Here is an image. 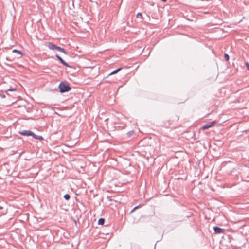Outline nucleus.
<instances>
[{
    "instance_id": "1",
    "label": "nucleus",
    "mask_w": 249,
    "mask_h": 249,
    "mask_svg": "<svg viewBox=\"0 0 249 249\" xmlns=\"http://www.w3.org/2000/svg\"><path fill=\"white\" fill-rule=\"evenodd\" d=\"M58 88L59 91L61 93L68 92L71 89V88L70 85L67 83H64V82H60Z\"/></svg>"
},
{
    "instance_id": "2",
    "label": "nucleus",
    "mask_w": 249,
    "mask_h": 249,
    "mask_svg": "<svg viewBox=\"0 0 249 249\" xmlns=\"http://www.w3.org/2000/svg\"><path fill=\"white\" fill-rule=\"evenodd\" d=\"M215 124H216V121H212L211 122H209L207 124H205L204 125H203L202 126L201 129L202 130L207 129L211 127L214 126Z\"/></svg>"
},
{
    "instance_id": "3",
    "label": "nucleus",
    "mask_w": 249,
    "mask_h": 249,
    "mask_svg": "<svg viewBox=\"0 0 249 249\" xmlns=\"http://www.w3.org/2000/svg\"><path fill=\"white\" fill-rule=\"evenodd\" d=\"M19 134L22 136H30L33 134V132L30 130H22L20 131Z\"/></svg>"
},
{
    "instance_id": "4",
    "label": "nucleus",
    "mask_w": 249,
    "mask_h": 249,
    "mask_svg": "<svg viewBox=\"0 0 249 249\" xmlns=\"http://www.w3.org/2000/svg\"><path fill=\"white\" fill-rule=\"evenodd\" d=\"M56 57L59 60L61 64H62L64 66L67 67H71L70 66L66 63L64 60L58 54H56Z\"/></svg>"
},
{
    "instance_id": "5",
    "label": "nucleus",
    "mask_w": 249,
    "mask_h": 249,
    "mask_svg": "<svg viewBox=\"0 0 249 249\" xmlns=\"http://www.w3.org/2000/svg\"><path fill=\"white\" fill-rule=\"evenodd\" d=\"M213 230H214V232L217 234L222 233L224 232V231H225V230L224 229H222V228H221L219 227H217V226L214 227Z\"/></svg>"
},
{
    "instance_id": "6",
    "label": "nucleus",
    "mask_w": 249,
    "mask_h": 249,
    "mask_svg": "<svg viewBox=\"0 0 249 249\" xmlns=\"http://www.w3.org/2000/svg\"><path fill=\"white\" fill-rule=\"evenodd\" d=\"M48 47L50 50H56V48H57V46L52 42H49Z\"/></svg>"
},
{
    "instance_id": "7",
    "label": "nucleus",
    "mask_w": 249,
    "mask_h": 249,
    "mask_svg": "<svg viewBox=\"0 0 249 249\" xmlns=\"http://www.w3.org/2000/svg\"><path fill=\"white\" fill-rule=\"evenodd\" d=\"M12 52L14 53H17L19 55V56L18 57V58L21 57L23 55V53L22 51L17 49L13 50Z\"/></svg>"
},
{
    "instance_id": "8",
    "label": "nucleus",
    "mask_w": 249,
    "mask_h": 249,
    "mask_svg": "<svg viewBox=\"0 0 249 249\" xmlns=\"http://www.w3.org/2000/svg\"><path fill=\"white\" fill-rule=\"evenodd\" d=\"M31 136H32L34 138H35V139H36V140H40V141H42V140H43V138L42 136L36 135V134H35L33 132V134L31 135Z\"/></svg>"
},
{
    "instance_id": "9",
    "label": "nucleus",
    "mask_w": 249,
    "mask_h": 249,
    "mask_svg": "<svg viewBox=\"0 0 249 249\" xmlns=\"http://www.w3.org/2000/svg\"><path fill=\"white\" fill-rule=\"evenodd\" d=\"M56 50H57V51H59V52H62L63 53H64L67 54V53L66 52V51H65V50L63 48H61L59 46H57V48H56Z\"/></svg>"
},
{
    "instance_id": "10",
    "label": "nucleus",
    "mask_w": 249,
    "mask_h": 249,
    "mask_svg": "<svg viewBox=\"0 0 249 249\" xmlns=\"http://www.w3.org/2000/svg\"><path fill=\"white\" fill-rule=\"evenodd\" d=\"M122 69V68H119L116 70H115L114 71H112L111 72H110L109 74H108V75H111L112 74H115V73H117V72H118L121 70Z\"/></svg>"
},
{
    "instance_id": "11",
    "label": "nucleus",
    "mask_w": 249,
    "mask_h": 249,
    "mask_svg": "<svg viewBox=\"0 0 249 249\" xmlns=\"http://www.w3.org/2000/svg\"><path fill=\"white\" fill-rule=\"evenodd\" d=\"M134 131L133 130L130 131L126 134V136L127 138H130L134 134Z\"/></svg>"
},
{
    "instance_id": "12",
    "label": "nucleus",
    "mask_w": 249,
    "mask_h": 249,
    "mask_svg": "<svg viewBox=\"0 0 249 249\" xmlns=\"http://www.w3.org/2000/svg\"><path fill=\"white\" fill-rule=\"evenodd\" d=\"M105 220L103 218H100L98 220V223L99 225H103L105 223Z\"/></svg>"
},
{
    "instance_id": "13",
    "label": "nucleus",
    "mask_w": 249,
    "mask_h": 249,
    "mask_svg": "<svg viewBox=\"0 0 249 249\" xmlns=\"http://www.w3.org/2000/svg\"><path fill=\"white\" fill-rule=\"evenodd\" d=\"M64 198L66 200H69L71 198V196L69 194H66L64 195Z\"/></svg>"
},
{
    "instance_id": "14",
    "label": "nucleus",
    "mask_w": 249,
    "mask_h": 249,
    "mask_svg": "<svg viewBox=\"0 0 249 249\" xmlns=\"http://www.w3.org/2000/svg\"><path fill=\"white\" fill-rule=\"evenodd\" d=\"M224 58H225L226 61H228L229 60L230 57H229V55L228 54L225 53L224 55Z\"/></svg>"
},
{
    "instance_id": "15",
    "label": "nucleus",
    "mask_w": 249,
    "mask_h": 249,
    "mask_svg": "<svg viewBox=\"0 0 249 249\" xmlns=\"http://www.w3.org/2000/svg\"><path fill=\"white\" fill-rule=\"evenodd\" d=\"M137 17L138 18H140L141 19H142L143 18L142 17V13H138L137 14Z\"/></svg>"
},
{
    "instance_id": "16",
    "label": "nucleus",
    "mask_w": 249,
    "mask_h": 249,
    "mask_svg": "<svg viewBox=\"0 0 249 249\" xmlns=\"http://www.w3.org/2000/svg\"><path fill=\"white\" fill-rule=\"evenodd\" d=\"M246 66L247 67V69L249 71V64L248 62H246Z\"/></svg>"
},
{
    "instance_id": "17",
    "label": "nucleus",
    "mask_w": 249,
    "mask_h": 249,
    "mask_svg": "<svg viewBox=\"0 0 249 249\" xmlns=\"http://www.w3.org/2000/svg\"><path fill=\"white\" fill-rule=\"evenodd\" d=\"M138 206L135 207L131 211V212H134L135 210H136L138 208Z\"/></svg>"
},
{
    "instance_id": "18",
    "label": "nucleus",
    "mask_w": 249,
    "mask_h": 249,
    "mask_svg": "<svg viewBox=\"0 0 249 249\" xmlns=\"http://www.w3.org/2000/svg\"><path fill=\"white\" fill-rule=\"evenodd\" d=\"M9 90H11V91H13V90H16V89H9Z\"/></svg>"
},
{
    "instance_id": "19",
    "label": "nucleus",
    "mask_w": 249,
    "mask_h": 249,
    "mask_svg": "<svg viewBox=\"0 0 249 249\" xmlns=\"http://www.w3.org/2000/svg\"><path fill=\"white\" fill-rule=\"evenodd\" d=\"M3 209V207L0 205V210H2Z\"/></svg>"
},
{
    "instance_id": "20",
    "label": "nucleus",
    "mask_w": 249,
    "mask_h": 249,
    "mask_svg": "<svg viewBox=\"0 0 249 249\" xmlns=\"http://www.w3.org/2000/svg\"><path fill=\"white\" fill-rule=\"evenodd\" d=\"M177 120H178V119H179L178 117H177Z\"/></svg>"
},
{
    "instance_id": "21",
    "label": "nucleus",
    "mask_w": 249,
    "mask_h": 249,
    "mask_svg": "<svg viewBox=\"0 0 249 249\" xmlns=\"http://www.w3.org/2000/svg\"><path fill=\"white\" fill-rule=\"evenodd\" d=\"M90 0V1H91V2L92 1V0Z\"/></svg>"
}]
</instances>
